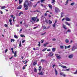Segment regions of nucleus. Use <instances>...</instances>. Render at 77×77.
Wrapping results in <instances>:
<instances>
[{
  "instance_id": "8fccbe9b",
  "label": "nucleus",
  "mask_w": 77,
  "mask_h": 77,
  "mask_svg": "<svg viewBox=\"0 0 77 77\" xmlns=\"http://www.w3.org/2000/svg\"><path fill=\"white\" fill-rule=\"evenodd\" d=\"M45 16L47 17V13H45Z\"/></svg>"
},
{
  "instance_id": "393cba45",
  "label": "nucleus",
  "mask_w": 77,
  "mask_h": 77,
  "mask_svg": "<svg viewBox=\"0 0 77 77\" xmlns=\"http://www.w3.org/2000/svg\"><path fill=\"white\" fill-rule=\"evenodd\" d=\"M23 2V0H19V4H21V3H22V2Z\"/></svg>"
},
{
  "instance_id": "f03ea898",
  "label": "nucleus",
  "mask_w": 77,
  "mask_h": 77,
  "mask_svg": "<svg viewBox=\"0 0 77 77\" xmlns=\"http://www.w3.org/2000/svg\"><path fill=\"white\" fill-rule=\"evenodd\" d=\"M24 6L26 11H27V10H28L29 9V8H28V6L26 4L25 2L24 4Z\"/></svg>"
},
{
  "instance_id": "c85d7f7f",
  "label": "nucleus",
  "mask_w": 77,
  "mask_h": 77,
  "mask_svg": "<svg viewBox=\"0 0 77 77\" xmlns=\"http://www.w3.org/2000/svg\"><path fill=\"white\" fill-rule=\"evenodd\" d=\"M47 48H45L44 49H43L42 50V51H45L46 50H47Z\"/></svg>"
},
{
  "instance_id": "680f3d73",
  "label": "nucleus",
  "mask_w": 77,
  "mask_h": 77,
  "mask_svg": "<svg viewBox=\"0 0 77 77\" xmlns=\"http://www.w3.org/2000/svg\"><path fill=\"white\" fill-rule=\"evenodd\" d=\"M23 69H25V66H24L23 67Z\"/></svg>"
},
{
  "instance_id": "a211bd4d",
  "label": "nucleus",
  "mask_w": 77,
  "mask_h": 77,
  "mask_svg": "<svg viewBox=\"0 0 77 77\" xmlns=\"http://www.w3.org/2000/svg\"><path fill=\"white\" fill-rule=\"evenodd\" d=\"M66 43H68V42H69V40H68V39H66L65 40V41Z\"/></svg>"
},
{
  "instance_id": "a878e982",
  "label": "nucleus",
  "mask_w": 77,
  "mask_h": 77,
  "mask_svg": "<svg viewBox=\"0 0 77 77\" xmlns=\"http://www.w3.org/2000/svg\"><path fill=\"white\" fill-rule=\"evenodd\" d=\"M21 14H23V12H20L18 14V15L19 16H20Z\"/></svg>"
},
{
  "instance_id": "bb28decb",
  "label": "nucleus",
  "mask_w": 77,
  "mask_h": 77,
  "mask_svg": "<svg viewBox=\"0 0 77 77\" xmlns=\"http://www.w3.org/2000/svg\"><path fill=\"white\" fill-rule=\"evenodd\" d=\"M38 74L39 75H43V73L42 72H41L38 73Z\"/></svg>"
},
{
  "instance_id": "864d4df0",
  "label": "nucleus",
  "mask_w": 77,
  "mask_h": 77,
  "mask_svg": "<svg viewBox=\"0 0 77 77\" xmlns=\"http://www.w3.org/2000/svg\"><path fill=\"white\" fill-rule=\"evenodd\" d=\"M54 66H55V65L54 64L52 66V67L53 68H54Z\"/></svg>"
},
{
  "instance_id": "9b49d317",
  "label": "nucleus",
  "mask_w": 77,
  "mask_h": 77,
  "mask_svg": "<svg viewBox=\"0 0 77 77\" xmlns=\"http://www.w3.org/2000/svg\"><path fill=\"white\" fill-rule=\"evenodd\" d=\"M77 48L75 46H73L72 47V51H74V50H75V49H76Z\"/></svg>"
},
{
  "instance_id": "338daca9",
  "label": "nucleus",
  "mask_w": 77,
  "mask_h": 77,
  "mask_svg": "<svg viewBox=\"0 0 77 77\" xmlns=\"http://www.w3.org/2000/svg\"><path fill=\"white\" fill-rule=\"evenodd\" d=\"M37 28V27H35L33 28V29H36Z\"/></svg>"
},
{
  "instance_id": "a19ab883",
  "label": "nucleus",
  "mask_w": 77,
  "mask_h": 77,
  "mask_svg": "<svg viewBox=\"0 0 77 77\" xmlns=\"http://www.w3.org/2000/svg\"><path fill=\"white\" fill-rule=\"evenodd\" d=\"M11 42H14V39H11Z\"/></svg>"
},
{
  "instance_id": "ea45409f",
  "label": "nucleus",
  "mask_w": 77,
  "mask_h": 77,
  "mask_svg": "<svg viewBox=\"0 0 77 77\" xmlns=\"http://www.w3.org/2000/svg\"><path fill=\"white\" fill-rule=\"evenodd\" d=\"M53 26L54 27H55V26H56V24L54 23V24L53 25Z\"/></svg>"
},
{
  "instance_id": "4be33fe9",
  "label": "nucleus",
  "mask_w": 77,
  "mask_h": 77,
  "mask_svg": "<svg viewBox=\"0 0 77 77\" xmlns=\"http://www.w3.org/2000/svg\"><path fill=\"white\" fill-rule=\"evenodd\" d=\"M64 13L63 12H62L61 13V17H63V14H64Z\"/></svg>"
},
{
  "instance_id": "a18cd8bd",
  "label": "nucleus",
  "mask_w": 77,
  "mask_h": 77,
  "mask_svg": "<svg viewBox=\"0 0 77 77\" xmlns=\"http://www.w3.org/2000/svg\"><path fill=\"white\" fill-rule=\"evenodd\" d=\"M67 32H71V29H68L67 31Z\"/></svg>"
},
{
  "instance_id": "f3484780",
  "label": "nucleus",
  "mask_w": 77,
  "mask_h": 77,
  "mask_svg": "<svg viewBox=\"0 0 77 77\" xmlns=\"http://www.w3.org/2000/svg\"><path fill=\"white\" fill-rule=\"evenodd\" d=\"M14 57H17V51H14Z\"/></svg>"
},
{
  "instance_id": "2eb2a0df",
  "label": "nucleus",
  "mask_w": 77,
  "mask_h": 77,
  "mask_svg": "<svg viewBox=\"0 0 77 77\" xmlns=\"http://www.w3.org/2000/svg\"><path fill=\"white\" fill-rule=\"evenodd\" d=\"M60 75H61L63 76L64 77H65V76H66V75L63 74V73L62 72H60Z\"/></svg>"
},
{
  "instance_id": "79ce46f5",
  "label": "nucleus",
  "mask_w": 77,
  "mask_h": 77,
  "mask_svg": "<svg viewBox=\"0 0 77 77\" xmlns=\"http://www.w3.org/2000/svg\"><path fill=\"white\" fill-rule=\"evenodd\" d=\"M20 36L21 37H22V38H23V37H25V36H24V35H20Z\"/></svg>"
},
{
  "instance_id": "f704fd0d",
  "label": "nucleus",
  "mask_w": 77,
  "mask_h": 77,
  "mask_svg": "<svg viewBox=\"0 0 77 77\" xmlns=\"http://www.w3.org/2000/svg\"><path fill=\"white\" fill-rule=\"evenodd\" d=\"M13 57H14L13 56H12V57L11 58H9V59L11 60V59H12L13 58Z\"/></svg>"
},
{
  "instance_id": "39448f33",
  "label": "nucleus",
  "mask_w": 77,
  "mask_h": 77,
  "mask_svg": "<svg viewBox=\"0 0 77 77\" xmlns=\"http://www.w3.org/2000/svg\"><path fill=\"white\" fill-rule=\"evenodd\" d=\"M36 18H37V17H32V20L33 21H36Z\"/></svg>"
},
{
  "instance_id": "e433bc0d",
  "label": "nucleus",
  "mask_w": 77,
  "mask_h": 77,
  "mask_svg": "<svg viewBox=\"0 0 77 77\" xmlns=\"http://www.w3.org/2000/svg\"><path fill=\"white\" fill-rule=\"evenodd\" d=\"M38 45L39 47H40V46L41 45L40 42H38Z\"/></svg>"
},
{
  "instance_id": "7ed1b4c3",
  "label": "nucleus",
  "mask_w": 77,
  "mask_h": 77,
  "mask_svg": "<svg viewBox=\"0 0 77 77\" xmlns=\"http://www.w3.org/2000/svg\"><path fill=\"white\" fill-rule=\"evenodd\" d=\"M55 12L57 13V12H60V10H59V9H58L57 8L55 7Z\"/></svg>"
},
{
  "instance_id": "412c9836",
  "label": "nucleus",
  "mask_w": 77,
  "mask_h": 77,
  "mask_svg": "<svg viewBox=\"0 0 77 77\" xmlns=\"http://www.w3.org/2000/svg\"><path fill=\"white\" fill-rule=\"evenodd\" d=\"M6 8V7L4 6H2L1 8V9H5Z\"/></svg>"
},
{
  "instance_id": "e2e57ef3",
  "label": "nucleus",
  "mask_w": 77,
  "mask_h": 77,
  "mask_svg": "<svg viewBox=\"0 0 77 77\" xmlns=\"http://www.w3.org/2000/svg\"><path fill=\"white\" fill-rule=\"evenodd\" d=\"M0 13H1V14H3V12L2 11H0Z\"/></svg>"
},
{
  "instance_id": "49530a36",
  "label": "nucleus",
  "mask_w": 77,
  "mask_h": 77,
  "mask_svg": "<svg viewBox=\"0 0 77 77\" xmlns=\"http://www.w3.org/2000/svg\"><path fill=\"white\" fill-rule=\"evenodd\" d=\"M8 51V49H5V52L6 53H7V52Z\"/></svg>"
},
{
  "instance_id": "0eeeda50",
  "label": "nucleus",
  "mask_w": 77,
  "mask_h": 77,
  "mask_svg": "<svg viewBox=\"0 0 77 77\" xmlns=\"http://www.w3.org/2000/svg\"><path fill=\"white\" fill-rule=\"evenodd\" d=\"M12 19H10L9 20V21L10 23V24L11 25V26H12Z\"/></svg>"
},
{
  "instance_id": "3c124183",
  "label": "nucleus",
  "mask_w": 77,
  "mask_h": 77,
  "mask_svg": "<svg viewBox=\"0 0 77 77\" xmlns=\"http://www.w3.org/2000/svg\"><path fill=\"white\" fill-rule=\"evenodd\" d=\"M44 42V40H41V43H43Z\"/></svg>"
},
{
  "instance_id": "b1692460",
  "label": "nucleus",
  "mask_w": 77,
  "mask_h": 77,
  "mask_svg": "<svg viewBox=\"0 0 77 77\" xmlns=\"http://www.w3.org/2000/svg\"><path fill=\"white\" fill-rule=\"evenodd\" d=\"M42 68V67H41V66H39V69L38 70L39 71H41V69Z\"/></svg>"
},
{
  "instance_id": "20e7f679",
  "label": "nucleus",
  "mask_w": 77,
  "mask_h": 77,
  "mask_svg": "<svg viewBox=\"0 0 77 77\" xmlns=\"http://www.w3.org/2000/svg\"><path fill=\"white\" fill-rule=\"evenodd\" d=\"M55 56H56L57 58L58 59H59L61 58L60 57V55L57 54H55Z\"/></svg>"
},
{
  "instance_id": "5701e85b",
  "label": "nucleus",
  "mask_w": 77,
  "mask_h": 77,
  "mask_svg": "<svg viewBox=\"0 0 77 77\" xmlns=\"http://www.w3.org/2000/svg\"><path fill=\"white\" fill-rule=\"evenodd\" d=\"M41 6L42 7H43V8H46V6H45V5H44L43 4H41Z\"/></svg>"
},
{
  "instance_id": "9d476101",
  "label": "nucleus",
  "mask_w": 77,
  "mask_h": 77,
  "mask_svg": "<svg viewBox=\"0 0 77 77\" xmlns=\"http://www.w3.org/2000/svg\"><path fill=\"white\" fill-rule=\"evenodd\" d=\"M37 64V62L36 61H35V62H34L33 63V66H35V65H36Z\"/></svg>"
},
{
  "instance_id": "dca6fc26",
  "label": "nucleus",
  "mask_w": 77,
  "mask_h": 77,
  "mask_svg": "<svg viewBox=\"0 0 77 77\" xmlns=\"http://www.w3.org/2000/svg\"><path fill=\"white\" fill-rule=\"evenodd\" d=\"M73 56L72 55H70L69 56V58H70V59H71L72 58V57H73Z\"/></svg>"
},
{
  "instance_id": "7c9ffc66",
  "label": "nucleus",
  "mask_w": 77,
  "mask_h": 77,
  "mask_svg": "<svg viewBox=\"0 0 77 77\" xmlns=\"http://www.w3.org/2000/svg\"><path fill=\"white\" fill-rule=\"evenodd\" d=\"M14 38H16V39H18V37L16 35H14Z\"/></svg>"
},
{
  "instance_id": "6e6d98bb",
  "label": "nucleus",
  "mask_w": 77,
  "mask_h": 77,
  "mask_svg": "<svg viewBox=\"0 0 77 77\" xmlns=\"http://www.w3.org/2000/svg\"><path fill=\"white\" fill-rule=\"evenodd\" d=\"M52 47V45H50L49 46H48V47Z\"/></svg>"
},
{
  "instance_id": "58836bf2",
  "label": "nucleus",
  "mask_w": 77,
  "mask_h": 77,
  "mask_svg": "<svg viewBox=\"0 0 77 77\" xmlns=\"http://www.w3.org/2000/svg\"><path fill=\"white\" fill-rule=\"evenodd\" d=\"M25 41H26V40H23L22 42V44H23V43H24V42H25Z\"/></svg>"
},
{
  "instance_id": "c9c22d12",
  "label": "nucleus",
  "mask_w": 77,
  "mask_h": 77,
  "mask_svg": "<svg viewBox=\"0 0 77 77\" xmlns=\"http://www.w3.org/2000/svg\"><path fill=\"white\" fill-rule=\"evenodd\" d=\"M19 47H21V42H20L19 45Z\"/></svg>"
},
{
  "instance_id": "473e14b6",
  "label": "nucleus",
  "mask_w": 77,
  "mask_h": 77,
  "mask_svg": "<svg viewBox=\"0 0 77 77\" xmlns=\"http://www.w3.org/2000/svg\"><path fill=\"white\" fill-rule=\"evenodd\" d=\"M44 1H45V0H41V3H44Z\"/></svg>"
},
{
  "instance_id": "c03bdc74",
  "label": "nucleus",
  "mask_w": 77,
  "mask_h": 77,
  "mask_svg": "<svg viewBox=\"0 0 77 77\" xmlns=\"http://www.w3.org/2000/svg\"><path fill=\"white\" fill-rule=\"evenodd\" d=\"M30 12H31V13H32V12H36V11H30Z\"/></svg>"
},
{
  "instance_id": "cd10ccee",
  "label": "nucleus",
  "mask_w": 77,
  "mask_h": 77,
  "mask_svg": "<svg viewBox=\"0 0 77 77\" xmlns=\"http://www.w3.org/2000/svg\"><path fill=\"white\" fill-rule=\"evenodd\" d=\"M52 23V21H51V20H49V24H51Z\"/></svg>"
},
{
  "instance_id": "052dcab7",
  "label": "nucleus",
  "mask_w": 77,
  "mask_h": 77,
  "mask_svg": "<svg viewBox=\"0 0 77 77\" xmlns=\"http://www.w3.org/2000/svg\"><path fill=\"white\" fill-rule=\"evenodd\" d=\"M65 23L66 25H67L68 24V22H65Z\"/></svg>"
},
{
  "instance_id": "09e8293b",
  "label": "nucleus",
  "mask_w": 77,
  "mask_h": 77,
  "mask_svg": "<svg viewBox=\"0 0 77 77\" xmlns=\"http://www.w3.org/2000/svg\"><path fill=\"white\" fill-rule=\"evenodd\" d=\"M70 47H71V46L69 45L67 46V48H70Z\"/></svg>"
},
{
  "instance_id": "de8ad7c7",
  "label": "nucleus",
  "mask_w": 77,
  "mask_h": 77,
  "mask_svg": "<svg viewBox=\"0 0 77 77\" xmlns=\"http://www.w3.org/2000/svg\"><path fill=\"white\" fill-rule=\"evenodd\" d=\"M74 5V3H72L71 4V5H72V6Z\"/></svg>"
},
{
  "instance_id": "c756f323",
  "label": "nucleus",
  "mask_w": 77,
  "mask_h": 77,
  "mask_svg": "<svg viewBox=\"0 0 77 77\" xmlns=\"http://www.w3.org/2000/svg\"><path fill=\"white\" fill-rule=\"evenodd\" d=\"M44 61H45V60H43V59H42L41 60V62H44Z\"/></svg>"
},
{
  "instance_id": "5fc2aeb1",
  "label": "nucleus",
  "mask_w": 77,
  "mask_h": 77,
  "mask_svg": "<svg viewBox=\"0 0 77 77\" xmlns=\"http://www.w3.org/2000/svg\"><path fill=\"white\" fill-rule=\"evenodd\" d=\"M52 41H56V39L55 38H53Z\"/></svg>"
},
{
  "instance_id": "4c0bfd02",
  "label": "nucleus",
  "mask_w": 77,
  "mask_h": 77,
  "mask_svg": "<svg viewBox=\"0 0 77 77\" xmlns=\"http://www.w3.org/2000/svg\"><path fill=\"white\" fill-rule=\"evenodd\" d=\"M34 72H37V69H34Z\"/></svg>"
},
{
  "instance_id": "2f4dec72",
  "label": "nucleus",
  "mask_w": 77,
  "mask_h": 77,
  "mask_svg": "<svg viewBox=\"0 0 77 77\" xmlns=\"http://www.w3.org/2000/svg\"><path fill=\"white\" fill-rule=\"evenodd\" d=\"M4 26H5V27H7V28L8 27V25H7V24H6L4 25Z\"/></svg>"
},
{
  "instance_id": "13d9d810",
  "label": "nucleus",
  "mask_w": 77,
  "mask_h": 77,
  "mask_svg": "<svg viewBox=\"0 0 77 77\" xmlns=\"http://www.w3.org/2000/svg\"><path fill=\"white\" fill-rule=\"evenodd\" d=\"M47 51H50V49H47Z\"/></svg>"
},
{
  "instance_id": "bf43d9fd",
  "label": "nucleus",
  "mask_w": 77,
  "mask_h": 77,
  "mask_svg": "<svg viewBox=\"0 0 77 77\" xmlns=\"http://www.w3.org/2000/svg\"><path fill=\"white\" fill-rule=\"evenodd\" d=\"M25 26L26 27H28V25H25Z\"/></svg>"
},
{
  "instance_id": "423d86ee",
  "label": "nucleus",
  "mask_w": 77,
  "mask_h": 77,
  "mask_svg": "<svg viewBox=\"0 0 77 77\" xmlns=\"http://www.w3.org/2000/svg\"><path fill=\"white\" fill-rule=\"evenodd\" d=\"M48 6L51 9H53V7H52V5H51L48 4Z\"/></svg>"
},
{
  "instance_id": "6ab92c4d",
  "label": "nucleus",
  "mask_w": 77,
  "mask_h": 77,
  "mask_svg": "<svg viewBox=\"0 0 77 77\" xmlns=\"http://www.w3.org/2000/svg\"><path fill=\"white\" fill-rule=\"evenodd\" d=\"M55 75H57V71L56 70V69H55Z\"/></svg>"
},
{
  "instance_id": "1a4fd4ad",
  "label": "nucleus",
  "mask_w": 77,
  "mask_h": 77,
  "mask_svg": "<svg viewBox=\"0 0 77 77\" xmlns=\"http://www.w3.org/2000/svg\"><path fill=\"white\" fill-rule=\"evenodd\" d=\"M49 55L51 56H52L54 54L53 52H51L49 53Z\"/></svg>"
},
{
  "instance_id": "f257e3e1",
  "label": "nucleus",
  "mask_w": 77,
  "mask_h": 77,
  "mask_svg": "<svg viewBox=\"0 0 77 77\" xmlns=\"http://www.w3.org/2000/svg\"><path fill=\"white\" fill-rule=\"evenodd\" d=\"M25 4L27 5L28 6H29V7L32 6V3L30 2H28L27 1H25Z\"/></svg>"
},
{
  "instance_id": "4468645a",
  "label": "nucleus",
  "mask_w": 77,
  "mask_h": 77,
  "mask_svg": "<svg viewBox=\"0 0 77 77\" xmlns=\"http://www.w3.org/2000/svg\"><path fill=\"white\" fill-rule=\"evenodd\" d=\"M52 2H51V3H52V5H54L55 4V0H52Z\"/></svg>"
},
{
  "instance_id": "4d7b16f0",
  "label": "nucleus",
  "mask_w": 77,
  "mask_h": 77,
  "mask_svg": "<svg viewBox=\"0 0 77 77\" xmlns=\"http://www.w3.org/2000/svg\"><path fill=\"white\" fill-rule=\"evenodd\" d=\"M45 32L44 33H42V35H44L45 34Z\"/></svg>"
},
{
  "instance_id": "37998d69",
  "label": "nucleus",
  "mask_w": 77,
  "mask_h": 77,
  "mask_svg": "<svg viewBox=\"0 0 77 77\" xmlns=\"http://www.w3.org/2000/svg\"><path fill=\"white\" fill-rule=\"evenodd\" d=\"M60 48H62V49H63V46H60Z\"/></svg>"
},
{
  "instance_id": "603ef678",
  "label": "nucleus",
  "mask_w": 77,
  "mask_h": 77,
  "mask_svg": "<svg viewBox=\"0 0 77 77\" xmlns=\"http://www.w3.org/2000/svg\"><path fill=\"white\" fill-rule=\"evenodd\" d=\"M46 45H46V44L45 43L43 45V46L44 47H45L46 46Z\"/></svg>"
},
{
  "instance_id": "0e129e2a",
  "label": "nucleus",
  "mask_w": 77,
  "mask_h": 77,
  "mask_svg": "<svg viewBox=\"0 0 77 77\" xmlns=\"http://www.w3.org/2000/svg\"><path fill=\"white\" fill-rule=\"evenodd\" d=\"M11 18H13L14 17V16L13 15H11Z\"/></svg>"
},
{
  "instance_id": "774afa93",
  "label": "nucleus",
  "mask_w": 77,
  "mask_h": 77,
  "mask_svg": "<svg viewBox=\"0 0 77 77\" xmlns=\"http://www.w3.org/2000/svg\"><path fill=\"white\" fill-rule=\"evenodd\" d=\"M68 1H66V4H65V5H66V4H68Z\"/></svg>"
},
{
  "instance_id": "72a5a7b5",
  "label": "nucleus",
  "mask_w": 77,
  "mask_h": 77,
  "mask_svg": "<svg viewBox=\"0 0 77 77\" xmlns=\"http://www.w3.org/2000/svg\"><path fill=\"white\" fill-rule=\"evenodd\" d=\"M61 67L63 68H66V66H61Z\"/></svg>"
},
{
  "instance_id": "6e6552de",
  "label": "nucleus",
  "mask_w": 77,
  "mask_h": 77,
  "mask_svg": "<svg viewBox=\"0 0 77 77\" xmlns=\"http://www.w3.org/2000/svg\"><path fill=\"white\" fill-rule=\"evenodd\" d=\"M66 21H71V19H69L68 17H67L66 19H65Z\"/></svg>"
},
{
  "instance_id": "aec40b11",
  "label": "nucleus",
  "mask_w": 77,
  "mask_h": 77,
  "mask_svg": "<svg viewBox=\"0 0 77 77\" xmlns=\"http://www.w3.org/2000/svg\"><path fill=\"white\" fill-rule=\"evenodd\" d=\"M52 50L54 52L56 51V48H53L52 49Z\"/></svg>"
},
{
  "instance_id": "69168bd1",
  "label": "nucleus",
  "mask_w": 77,
  "mask_h": 77,
  "mask_svg": "<svg viewBox=\"0 0 77 77\" xmlns=\"http://www.w3.org/2000/svg\"><path fill=\"white\" fill-rule=\"evenodd\" d=\"M74 74H77V70L76 71V72L74 73Z\"/></svg>"
},
{
  "instance_id": "f8f14e48",
  "label": "nucleus",
  "mask_w": 77,
  "mask_h": 77,
  "mask_svg": "<svg viewBox=\"0 0 77 77\" xmlns=\"http://www.w3.org/2000/svg\"><path fill=\"white\" fill-rule=\"evenodd\" d=\"M21 8H22V6L20 5L18 7L17 9H21Z\"/></svg>"
},
{
  "instance_id": "ddd939ff",
  "label": "nucleus",
  "mask_w": 77,
  "mask_h": 77,
  "mask_svg": "<svg viewBox=\"0 0 77 77\" xmlns=\"http://www.w3.org/2000/svg\"><path fill=\"white\" fill-rule=\"evenodd\" d=\"M63 28L65 29H68V28L66 27V26L65 25H64V24H63Z\"/></svg>"
}]
</instances>
